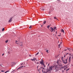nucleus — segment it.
Wrapping results in <instances>:
<instances>
[{"label": "nucleus", "instance_id": "obj_1", "mask_svg": "<svg viewBox=\"0 0 73 73\" xmlns=\"http://www.w3.org/2000/svg\"><path fill=\"white\" fill-rule=\"evenodd\" d=\"M52 68L49 67V68L48 69V68H47V71L46 72V73H47L48 72H49V73H50L51 72V71H52Z\"/></svg>", "mask_w": 73, "mask_h": 73}, {"label": "nucleus", "instance_id": "obj_2", "mask_svg": "<svg viewBox=\"0 0 73 73\" xmlns=\"http://www.w3.org/2000/svg\"><path fill=\"white\" fill-rule=\"evenodd\" d=\"M13 19V17H11V18H10V19L9 20L8 22L9 23H11L12 22V19Z\"/></svg>", "mask_w": 73, "mask_h": 73}, {"label": "nucleus", "instance_id": "obj_3", "mask_svg": "<svg viewBox=\"0 0 73 73\" xmlns=\"http://www.w3.org/2000/svg\"><path fill=\"white\" fill-rule=\"evenodd\" d=\"M42 61H40V63L41 65H42V64L44 63V60H42Z\"/></svg>", "mask_w": 73, "mask_h": 73}, {"label": "nucleus", "instance_id": "obj_4", "mask_svg": "<svg viewBox=\"0 0 73 73\" xmlns=\"http://www.w3.org/2000/svg\"><path fill=\"white\" fill-rule=\"evenodd\" d=\"M69 60H68V61H69V63H70V60H71V56H70L69 58Z\"/></svg>", "mask_w": 73, "mask_h": 73}, {"label": "nucleus", "instance_id": "obj_5", "mask_svg": "<svg viewBox=\"0 0 73 73\" xmlns=\"http://www.w3.org/2000/svg\"><path fill=\"white\" fill-rule=\"evenodd\" d=\"M55 69L56 70L55 72H57V71H58V67L57 66H56Z\"/></svg>", "mask_w": 73, "mask_h": 73}, {"label": "nucleus", "instance_id": "obj_6", "mask_svg": "<svg viewBox=\"0 0 73 73\" xmlns=\"http://www.w3.org/2000/svg\"><path fill=\"white\" fill-rule=\"evenodd\" d=\"M58 65L59 68H60V67H62V65L61 64H58Z\"/></svg>", "mask_w": 73, "mask_h": 73}, {"label": "nucleus", "instance_id": "obj_7", "mask_svg": "<svg viewBox=\"0 0 73 73\" xmlns=\"http://www.w3.org/2000/svg\"><path fill=\"white\" fill-rule=\"evenodd\" d=\"M23 44L22 42H21L19 43L20 45V46H23Z\"/></svg>", "mask_w": 73, "mask_h": 73}, {"label": "nucleus", "instance_id": "obj_8", "mask_svg": "<svg viewBox=\"0 0 73 73\" xmlns=\"http://www.w3.org/2000/svg\"><path fill=\"white\" fill-rule=\"evenodd\" d=\"M50 29L52 30V31H51V32H52L53 31V30H54L53 28H52V27H51L50 28Z\"/></svg>", "mask_w": 73, "mask_h": 73}, {"label": "nucleus", "instance_id": "obj_9", "mask_svg": "<svg viewBox=\"0 0 73 73\" xmlns=\"http://www.w3.org/2000/svg\"><path fill=\"white\" fill-rule=\"evenodd\" d=\"M40 68H41V69H43L42 70V72L43 73V71L44 70H45V69L44 68H42L41 67H40Z\"/></svg>", "mask_w": 73, "mask_h": 73}, {"label": "nucleus", "instance_id": "obj_10", "mask_svg": "<svg viewBox=\"0 0 73 73\" xmlns=\"http://www.w3.org/2000/svg\"><path fill=\"white\" fill-rule=\"evenodd\" d=\"M54 9L53 8H51L50 9V11H51V12H52V11H53Z\"/></svg>", "mask_w": 73, "mask_h": 73}, {"label": "nucleus", "instance_id": "obj_11", "mask_svg": "<svg viewBox=\"0 0 73 73\" xmlns=\"http://www.w3.org/2000/svg\"><path fill=\"white\" fill-rule=\"evenodd\" d=\"M61 31L62 32H63V33H64V30L63 29H61Z\"/></svg>", "mask_w": 73, "mask_h": 73}, {"label": "nucleus", "instance_id": "obj_12", "mask_svg": "<svg viewBox=\"0 0 73 73\" xmlns=\"http://www.w3.org/2000/svg\"><path fill=\"white\" fill-rule=\"evenodd\" d=\"M62 62L64 64H65V60H62Z\"/></svg>", "mask_w": 73, "mask_h": 73}, {"label": "nucleus", "instance_id": "obj_13", "mask_svg": "<svg viewBox=\"0 0 73 73\" xmlns=\"http://www.w3.org/2000/svg\"><path fill=\"white\" fill-rule=\"evenodd\" d=\"M67 48V49H68V50H69V51H70V50H71V49L70 48Z\"/></svg>", "mask_w": 73, "mask_h": 73}, {"label": "nucleus", "instance_id": "obj_14", "mask_svg": "<svg viewBox=\"0 0 73 73\" xmlns=\"http://www.w3.org/2000/svg\"><path fill=\"white\" fill-rule=\"evenodd\" d=\"M56 27H54V29H56V30H57Z\"/></svg>", "mask_w": 73, "mask_h": 73}, {"label": "nucleus", "instance_id": "obj_15", "mask_svg": "<svg viewBox=\"0 0 73 73\" xmlns=\"http://www.w3.org/2000/svg\"><path fill=\"white\" fill-rule=\"evenodd\" d=\"M41 9L42 11H44L45 10V9L43 8H41Z\"/></svg>", "mask_w": 73, "mask_h": 73}, {"label": "nucleus", "instance_id": "obj_16", "mask_svg": "<svg viewBox=\"0 0 73 73\" xmlns=\"http://www.w3.org/2000/svg\"><path fill=\"white\" fill-rule=\"evenodd\" d=\"M46 21H44L43 22L44 24H46Z\"/></svg>", "mask_w": 73, "mask_h": 73}, {"label": "nucleus", "instance_id": "obj_17", "mask_svg": "<svg viewBox=\"0 0 73 73\" xmlns=\"http://www.w3.org/2000/svg\"><path fill=\"white\" fill-rule=\"evenodd\" d=\"M32 28V26H30V27H29V28L30 29H31Z\"/></svg>", "mask_w": 73, "mask_h": 73}, {"label": "nucleus", "instance_id": "obj_18", "mask_svg": "<svg viewBox=\"0 0 73 73\" xmlns=\"http://www.w3.org/2000/svg\"><path fill=\"white\" fill-rule=\"evenodd\" d=\"M54 19H56V20H58V19H57V18H56V17H54Z\"/></svg>", "mask_w": 73, "mask_h": 73}, {"label": "nucleus", "instance_id": "obj_19", "mask_svg": "<svg viewBox=\"0 0 73 73\" xmlns=\"http://www.w3.org/2000/svg\"><path fill=\"white\" fill-rule=\"evenodd\" d=\"M13 63H14V64H12V65H13H13H15V62H12L11 63V64H13Z\"/></svg>", "mask_w": 73, "mask_h": 73}, {"label": "nucleus", "instance_id": "obj_20", "mask_svg": "<svg viewBox=\"0 0 73 73\" xmlns=\"http://www.w3.org/2000/svg\"><path fill=\"white\" fill-rule=\"evenodd\" d=\"M8 42V40H7L5 41V42H6V43H7Z\"/></svg>", "mask_w": 73, "mask_h": 73}, {"label": "nucleus", "instance_id": "obj_21", "mask_svg": "<svg viewBox=\"0 0 73 73\" xmlns=\"http://www.w3.org/2000/svg\"><path fill=\"white\" fill-rule=\"evenodd\" d=\"M5 29H4V28H3L2 29V31H4V30Z\"/></svg>", "mask_w": 73, "mask_h": 73}, {"label": "nucleus", "instance_id": "obj_22", "mask_svg": "<svg viewBox=\"0 0 73 73\" xmlns=\"http://www.w3.org/2000/svg\"><path fill=\"white\" fill-rule=\"evenodd\" d=\"M68 63V62H67V61H66V62H65V63L64 64H67Z\"/></svg>", "mask_w": 73, "mask_h": 73}, {"label": "nucleus", "instance_id": "obj_23", "mask_svg": "<svg viewBox=\"0 0 73 73\" xmlns=\"http://www.w3.org/2000/svg\"><path fill=\"white\" fill-rule=\"evenodd\" d=\"M61 44H59V45H58V48H60V45Z\"/></svg>", "mask_w": 73, "mask_h": 73}, {"label": "nucleus", "instance_id": "obj_24", "mask_svg": "<svg viewBox=\"0 0 73 73\" xmlns=\"http://www.w3.org/2000/svg\"><path fill=\"white\" fill-rule=\"evenodd\" d=\"M60 68H61L62 69H64V67H62Z\"/></svg>", "mask_w": 73, "mask_h": 73}, {"label": "nucleus", "instance_id": "obj_25", "mask_svg": "<svg viewBox=\"0 0 73 73\" xmlns=\"http://www.w3.org/2000/svg\"><path fill=\"white\" fill-rule=\"evenodd\" d=\"M49 27H50V25H48V26H47V27L48 28H49Z\"/></svg>", "mask_w": 73, "mask_h": 73}, {"label": "nucleus", "instance_id": "obj_26", "mask_svg": "<svg viewBox=\"0 0 73 73\" xmlns=\"http://www.w3.org/2000/svg\"><path fill=\"white\" fill-rule=\"evenodd\" d=\"M33 59H34V60H36V58H34Z\"/></svg>", "mask_w": 73, "mask_h": 73}, {"label": "nucleus", "instance_id": "obj_27", "mask_svg": "<svg viewBox=\"0 0 73 73\" xmlns=\"http://www.w3.org/2000/svg\"><path fill=\"white\" fill-rule=\"evenodd\" d=\"M69 70V68H68V69H67L66 70V71H68V70Z\"/></svg>", "mask_w": 73, "mask_h": 73}, {"label": "nucleus", "instance_id": "obj_28", "mask_svg": "<svg viewBox=\"0 0 73 73\" xmlns=\"http://www.w3.org/2000/svg\"><path fill=\"white\" fill-rule=\"evenodd\" d=\"M57 64L58 65V64H58V61H57Z\"/></svg>", "mask_w": 73, "mask_h": 73}, {"label": "nucleus", "instance_id": "obj_29", "mask_svg": "<svg viewBox=\"0 0 73 73\" xmlns=\"http://www.w3.org/2000/svg\"><path fill=\"white\" fill-rule=\"evenodd\" d=\"M5 71L4 70H2L1 71V72H4Z\"/></svg>", "mask_w": 73, "mask_h": 73}, {"label": "nucleus", "instance_id": "obj_30", "mask_svg": "<svg viewBox=\"0 0 73 73\" xmlns=\"http://www.w3.org/2000/svg\"><path fill=\"white\" fill-rule=\"evenodd\" d=\"M69 54V53H67L66 54V55H67V54Z\"/></svg>", "mask_w": 73, "mask_h": 73}, {"label": "nucleus", "instance_id": "obj_31", "mask_svg": "<svg viewBox=\"0 0 73 73\" xmlns=\"http://www.w3.org/2000/svg\"><path fill=\"white\" fill-rule=\"evenodd\" d=\"M9 70L6 71V72L7 73V72H9Z\"/></svg>", "mask_w": 73, "mask_h": 73}, {"label": "nucleus", "instance_id": "obj_32", "mask_svg": "<svg viewBox=\"0 0 73 73\" xmlns=\"http://www.w3.org/2000/svg\"><path fill=\"white\" fill-rule=\"evenodd\" d=\"M31 56H32V55L30 54V55H29V57H31Z\"/></svg>", "mask_w": 73, "mask_h": 73}, {"label": "nucleus", "instance_id": "obj_33", "mask_svg": "<svg viewBox=\"0 0 73 73\" xmlns=\"http://www.w3.org/2000/svg\"><path fill=\"white\" fill-rule=\"evenodd\" d=\"M31 60H32V61H34V59H31Z\"/></svg>", "mask_w": 73, "mask_h": 73}, {"label": "nucleus", "instance_id": "obj_34", "mask_svg": "<svg viewBox=\"0 0 73 73\" xmlns=\"http://www.w3.org/2000/svg\"><path fill=\"white\" fill-rule=\"evenodd\" d=\"M50 68H51L52 69L53 68V66H51V67H50Z\"/></svg>", "mask_w": 73, "mask_h": 73}, {"label": "nucleus", "instance_id": "obj_35", "mask_svg": "<svg viewBox=\"0 0 73 73\" xmlns=\"http://www.w3.org/2000/svg\"><path fill=\"white\" fill-rule=\"evenodd\" d=\"M4 53L3 54H2V56H4Z\"/></svg>", "mask_w": 73, "mask_h": 73}, {"label": "nucleus", "instance_id": "obj_36", "mask_svg": "<svg viewBox=\"0 0 73 73\" xmlns=\"http://www.w3.org/2000/svg\"><path fill=\"white\" fill-rule=\"evenodd\" d=\"M21 69V68H20V67H19V68H18L17 70H18V69Z\"/></svg>", "mask_w": 73, "mask_h": 73}, {"label": "nucleus", "instance_id": "obj_37", "mask_svg": "<svg viewBox=\"0 0 73 73\" xmlns=\"http://www.w3.org/2000/svg\"><path fill=\"white\" fill-rule=\"evenodd\" d=\"M39 53V52H38L36 53V54H38Z\"/></svg>", "mask_w": 73, "mask_h": 73}, {"label": "nucleus", "instance_id": "obj_38", "mask_svg": "<svg viewBox=\"0 0 73 73\" xmlns=\"http://www.w3.org/2000/svg\"><path fill=\"white\" fill-rule=\"evenodd\" d=\"M46 52H47V53H49V52H48V50H46Z\"/></svg>", "mask_w": 73, "mask_h": 73}, {"label": "nucleus", "instance_id": "obj_39", "mask_svg": "<svg viewBox=\"0 0 73 73\" xmlns=\"http://www.w3.org/2000/svg\"><path fill=\"white\" fill-rule=\"evenodd\" d=\"M68 60V58H67L65 60V61H67Z\"/></svg>", "mask_w": 73, "mask_h": 73}, {"label": "nucleus", "instance_id": "obj_40", "mask_svg": "<svg viewBox=\"0 0 73 73\" xmlns=\"http://www.w3.org/2000/svg\"><path fill=\"white\" fill-rule=\"evenodd\" d=\"M57 1H58V2H59V1H60V0H58Z\"/></svg>", "mask_w": 73, "mask_h": 73}, {"label": "nucleus", "instance_id": "obj_41", "mask_svg": "<svg viewBox=\"0 0 73 73\" xmlns=\"http://www.w3.org/2000/svg\"><path fill=\"white\" fill-rule=\"evenodd\" d=\"M63 58H62V60H63Z\"/></svg>", "mask_w": 73, "mask_h": 73}, {"label": "nucleus", "instance_id": "obj_42", "mask_svg": "<svg viewBox=\"0 0 73 73\" xmlns=\"http://www.w3.org/2000/svg\"><path fill=\"white\" fill-rule=\"evenodd\" d=\"M65 55H65H64V57H65V56H66V55Z\"/></svg>", "mask_w": 73, "mask_h": 73}, {"label": "nucleus", "instance_id": "obj_43", "mask_svg": "<svg viewBox=\"0 0 73 73\" xmlns=\"http://www.w3.org/2000/svg\"><path fill=\"white\" fill-rule=\"evenodd\" d=\"M37 70H38V72H40V71H39V69H38Z\"/></svg>", "mask_w": 73, "mask_h": 73}, {"label": "nucleus", "instance_id": "obj_44", "mask_svg": "<svg viewBox=\"0 0 73 73\" xmlns=\"http://www.w3.org/2000/svg\"><path fill=\"white\" fill-rule=\"evenodd\" d=\"M64 70H66V68H65L64 69Z\"/></svg>", "mask_w": 73, "mask_h": 73}, {"label": "nucleus", "instance_id": "obj_45", "mask_svg": "<svg viewBox=\"0 0 73 73\" xmlns=\"http://www.w3.org/2000/svg\"><path fill=\"white\" fill-rule=\"evenodd\" d=\"M20 67L21 69V68H22V67H21V66H20Z\"/></svg>", "mask_w": 73, "mask_h": 73}, {"label": "nucleus", "instance_id": "obj_46", "mask_svg": "<svg viewBox=\"0 0 73 73\" xmlns=\"http://www.w3.org/2000/svg\"><path fill=\"white\" fill-rule=\"evenodd\" d=\"M42 65H43L44 66L45 65V64H44V63H43V64H42Z\"/></svg>", "mask_w": 73, "mask_h": 73}, {"label": "nucleus", "instance_id": "obj_47", "mask_svg": "<svg viewBox=\"0 0 73 73\" xmlns=\"http://www.w3.org/2000/svg\"><path fill=\"white\" fill-rule=\"evenodd\" d=\"M38 65L37 66V69H38Z\"/></svg>", "mask_w": 73, "mask_h": 73}, {"label": "nucleus", "instance_id": "obj_48", "mask_svg": "<svg viewBox=\"0 0 73 73\" xmlns=\"http://www.w3.org/2000/svg\"><path fill=\"white\" fill-rule=\"evenodd\" d=\"M69 55V56H71V54H70Z\"/></svg>", "mask_w": 73, "mask_h": 73}, {"label": "nucleus", "instance_id": "obj_49", "mask_svg": "<svg viewBox=\"0 0 73 73\" xmlns=\"http://www.w3.org/2000/svg\"><path fill=\"white\" fill-rule=\"evenodd\" d=\"M50 64L49 63H48V66H49V64Z\"/></svg>", "mask_w": 73, "mask_h": 73}, {"label": "nucleus", "instance_id": "obj_50", "mask_svg": "<svg viewBox=\"0 0 73 73\" xmlns=\"http://www.w3.org/2000/svg\"><path fill=\"white\" fill-rule=\"evenodd\" d=\"M17 41H16V44H17Z\"/></svg>", "mask_w": 73, "mask_h": 73}, {"label": "nucleus", "instance_id": "obj_51", "mask_svg": "<svg viewBox=\"0 0 73 73\" xmlns=\"http://www.w3.org/2000/svg\"><path fill=\"white\" fill-rule=\"evenodd\" d=\"M57 31H56V34H57Z\"/></svg>", "mask_w": 73, "mask_h": 73}, {"label": "nucleus", "instance_id": "obj_52", "mask_svg": "<svg viewBox=\"0 0 73 73\" xmlns=\"http://www.w3.org/2000/svg\"><path fill=\"white\" fill-rule=\"evenodd\" d=\"M58 36H61V35H58Z\"/></svg>", "mask_w": 73, "mask_h": 73}, {"label": "nucleus", "instance_id": "obj_53", "mask_svg": "<svg viewBox=\"0 0 73 73\" xmlns=\"http://www.w3.org/2000/svg\"><path fill=\"white\" fill-rule=\"evenodd\" d=\"M37 64H38V62H37V63H36Z\"/></svg>", "mask_w": 73, "mask_h": 73}, {"label": "nucleus", "instance_id": "obj_54", "mask_svg": "<svg viewBox=\"0 0 73 73\" xmlns=\"http://www.w3.org/2000/svg\"><path fill=\"white\" fill-rule=\"evenodd\" d=\"M39 70H41V68H39Z\"/></svg>", "mask_w": 73, "mask_h": 73}, {"label": "nucleus", "instance_id": "obj_55", "mask_svg": "<svg viewBox=\"0 0 73 73\" xmlns=\"http://www.w3.org/2000/svg\"><path fill=\"white\" fill-rule=\"evenodd\" d=\"M24 66H21V67H22V68Z\"/></svg>", "mask_w": 73, "mask_h": 73}, {"label": "nucleus", "instance_id": "obj_56", "mask_svg": "<svg viewBox=\"0 0 73 73\" xmlns=\"http://www.w3.org/2000/svg\"><path fill=\"white\" fill-rule=\"evenodd\" d=\"M23 64L22 63L21 64V65H23Z\"/></svg>", "mask_w": 73, "mask_h": 73}, {"label": "nucleus", "instance_id": "obj_57", "mask_svg": "<svg viewBox=\"0 0 73 73\" xmlns=\"http://www.w3.org/2000/svg\"><path fill=\"white\" fill-rule=\"evenodd\" d=\"M14 71H15V70L13 71L12 72H14Z\"/></svg>", "mask_w": 73, "mask_h": 73}, {"label": "nucleus", "instance_id": "obj_58", "mask_svg": "<svg viewBox=\"0 0 73 73\" xmlns=\"http://www.w3.org/2000/svg\"><path fill=\"white\" fill-rule=\"evenodd\" d=\"M44 67H45V65L44 66Z\"/></svg>", "mask_w": 73, "mask_h": 73}, {"label": "nucleus", "instance_id": "obj_59", "mask_svg": "<svg viewBox=\"0 0 73 73\" xmlns=\"http://www.w3.org/2000/svg\"><path fill=\"white\" fill-rule=\"evenodd\" d=\"M7 73V72L6 71L5 72V73Z\"/></svg>", "mask_w": 73, "mask_h": 73}, {"label": "nucleus", "instance_id": "obj_60", "mask_svg": "<svg viewBox=\"0 0 73 73\" xmlns=\"http://www.w3.org/2000/svg\"><path fill=\"white\" fill-rule=\"evenodd\" d=\"M11 66L12 67H13V65H12Z\"/></svg>", "mask_w": 73, "mask_h": 73}, {"label": "nucleus", "instance_id": "obj_61", "mask_svg": "<svg viewBox=\"0 0 73 73\" xmlns=\"http://www.w3.org/2000/svg\"><path fill=\"white\" fill-rule=\"evenodd\" d=\"M0 66H1V64L0 65Z\"/></svg>", "mask_w": 73, "mask_h": 73}, {"label": "nucleus", "instance_id": "obj_62", "mask_svg": "<svg viewBox=\"0 0 73 73\" xmlns=\"http://www.w3.org/2000/svg\"><path fill=\"white\" fill-rule=\"evenodd\" d=\"M66 50H67L66 49V50H65V51Z\"/></svg>", "mask_w": 73, "mask_h": 73}, {"label": "nucleus", "instance_id": "obj_63", "mask_svg": "<svg viewBox=\"0 0 73 73\" xmlns=\"http://www.w3.org/2000/svg\"><path fill=\"white\" fill-rule=\"evenodd\" d=\"M50 20H52V19H51V18H50Z\"/></svg>", "mask_w": 73, "mask_h": 73}, {"label": "nucleus", "instance_id": "obj_64", "mask_svg": "<svg viewBox=\"0 0 73 73\" xmlns=\"http://www.w3.org/2000/svg\"><path fill=\"white\" fill-rule=\"evenodd\" d=\"M41 27H42V25Z\"/></svg>", "mask_w": 73, "mask_h": 73}]
</instances>
